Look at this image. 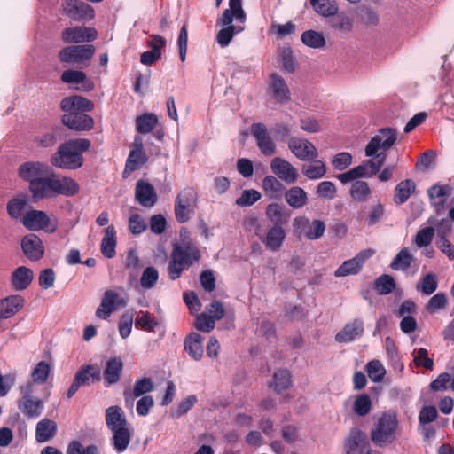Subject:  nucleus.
<instances>
[{
    "label": "nucleus",
    "mask_w": 454,
    "mask_h": 454,
    "mask_svg": "<svg viewBox=\"0 0 454 454\" xmlns=\"http://www.w3.org/2000/svg\"><path fill=\"white\" fill-rule=\"evenodd\" d=\"M246 18L241 0H229V8L216 20V25L222 27L215 37L221 48L227 47L234 35L244 30Z\"/></svg>",
    "instance_id": "obj_2"
},
{
    "label": "nucleus",
    "mask_w": 454,
    "mask_h": 454,
    "mask_svg": "<svg viewBox=\"0 0 454 454\" xmlns=\"http://www.w3.org/2000/svg\"><path fill=\"white\" fill-rule=\"evenodd\" d=\"M250 132L256 141L260 152L265 156H271L276 153V145L264 123H253Z\"/></svg>",
    "instance_id": "obj_12"
},
{
    "label": "nucleus",
    "mask_w": 454,
    "mask_h": 454,
    "mask_svg": "<svg viewBox=\"0 0 454 454\" xmlns=\"http://www.w3.org/2000/svg\"><path fill=\"white\" fill-rule=\"evenodd\" d=\"M352 155L348 152H341L335 154L332 160V167L338 171H342L352 164Z\"/></svg>",
    "instance_id": "obj_63"
},
{
    "label": "nucleus",
    "mask_w": 454,
    "mask_h": 454,
    "mask_svg": "<svg viewBox=\"0 0 454 454\" xmlns=\"http://www.w3.org/2000/svg\"><path fill=\"white\" fill-rule=\"evenodd\" d=\"M285 200L293 209H301L308 203V193L300 186H292L286 191Z\"/></svg>",
    "instance_id": "obj_34"
},
{
    "label": "nucleus",
    "mask_w": 454,
    "mask_h": 454,
    "mask_svg": "<svg viewBox=\"0 0 454 454\" xmlns=\"http://www.w3.org/2000/svg\"><path fill=\"white\" fill-rule=\"evenodd\" d=\"M372 409V400L367 394H361L355 397L353 411L358 416L367 415Z\"/></svg>",
    "instance_id": "obj_55"
},
{
    "label": "nucleus",
    "mask_w": 454,
    "mask_h": 454,
    "mask_svg": "<svg viewBox=\"0 0 454 454\" xmlns=\"http://www.w3.org/2000/svg\"><path fill=\"white\" fill-rule=\"evenodd\" d=\"M51 367L45 361H41L35 364L31 372V379L34 383L43 384L47 381Z\"/></svg>",
    "instance_id": "obj_54"
},
{
    "label": "nucleus",
    "mask_w": 454,
    "mask_h": 454,
    "mask_svg": "<svg viewBox=\"0 0 454 454\" xmlns=\"http://www.w3.org/2000/svg\"><path fill=\"white\" fill-rule=\"evenodd\" d=\"M292 384L291 372L288 370H278L273 375L270 387L277 392L281 393L290 387Z\"/></svg>",
    "instance_id": "obj_49"
},
{
    "label": "nucleus",
    "mask_w": 454,
    "mask_h": 454,
    "mask_svg": "<svg viewBox=\"0 0 454 454\" xmlns=\"http://www.w3.org/2000/svg\"><path fill=\"white\" fill-rule=\"evenodd\" d=\"M123 363L120 357L110 358L104 371L105 386L109 387L120 380Z\"/></svg>",
    "instance_id": "obj_31"
},
{
    "label": "nucleus",
    "mask_w": 454,
    "mask_h": 454,
    "mask_svg": "<svg viewBox=\"0 0 454 454\" xmlns=\"http://www.w3.org/2000/svg\"><path fill=\"white\" fill-rule=\"evenodd\" d=\"M366 371L370 380L376 383L380 382L386 374V370L379 360L370 361L366 364Z\"/></svg>",
    "instance_id": "obj_58"
},
{
    "label": "nucleus",
    "mask_w": 454,
    "mask_h": 454,
    "mask_svg": "<svg viewBox=\"0 0 454 454\" xmlns=\"http://www.w3.org/2000/svg\"><path fill=\"white\" fill-rule=\"evenodd\" d=\"M49 167L40 161H27L19 167L18 174L20 178L29 182V185L35 181L39 180L42 176L47 174Z\"/></svg>",
    "instance_id": "obj_20"
},
{
    "label": "nucleus",
    "mask_w": 454,
    "mask_h": 454,
    "mask_svg": "<svg viewBox=\"0 0 454 454\" xmlns=\"http://www.w3.org/2000/svg\"><path fill=\"white\" fill-rule=\"evenodd\" d=\"M21 223L31 231H43L46 233H53L59 227V219L54 214L31 209L24 214Z\"/></svg>",
    "instance_id": "obj_6"
},
{
    "label": "nucleus",
    "mask_w": 454,
    "mask_h": 454,
    "mask_svg": "<svg viewBox=\"0 0 454 454\" xmlns=\"http://www.w3.org/2000/svg\"><path fill=\"white\" fill-rule=\"evenodd\" d=\"M113 447L117 453L124 452L131 439V433L128 427L113 430Z\"/></svg>",
    "instance_id": "obj_43"
},
{
    "label": "nucleus",
    "mask_w": 454,
    "mask_h": 454,
    "mask_svg": "<svg viewBox=\"0 0 454 454\" xmlns=\"http://www.w3.org/2000/svg\"><path fill=\"white\" fill-rule=\"evenodd\" d=\"M301 42L308 47L320 49L325 45V39L322 33L315 30H307L301 34Z\"/></svg>",
    "instance_id": "obj_52"
},
{
    "label": "nucleus",
    "mask_w": 454,
    "mask_h": 454,
    "mask_svg": "<svg viewBox=\"0 0 454 454\" xmlns=\"http://www.w3.org/2000/svg\"><path fill=\"white\" fill-rule=\"evenodd\" d=\"M67 454H99V450L96 445L84 447L80 442L74 441L68 445Z\"/></svg>",
    "instance_id": "obj_64"
},
{
    "label": "nucleus",
    "mask_w": 454,
    "mask_h": 454,
    "mask_svg": "<svg viewBox=\"0 0 454 454\" xmlns=\"http://www.w3.org/2000/svg\"><path fill=\"white\" fill-rule=\"evenodd\" d=\"M24 306V299L19 294L10 295L0 300V319H8L18 313Z\"/></svg>",
    "instance_id": "obj_28"
},
{
    "label": "nucleus",
    "mask_w": 454,
    "mask_h": 454,
    "mask_svg": "<svg viewBox=\"0 0 454 454\" xmlns=\"http://www.w3.org/2000/svg\"><path fill=\"white\" fill-rule=\"evenodd\" d=\"M269 90L272 98L279 103L290 101V90L285 80L278 74L270 77Z\"/></svg>",
    "instance_id": "obj_24"
},
{
    "label": "nucleus",
    "mask_w": 454,
    "mask_h": 454,
    "mask_svg": "<svg viewBox=\"0 0 454 454\" xmlns=\"http://www.w3.org/2000/svg\"><path fill=\"white\" fill-rule=\"evenodd\" d=\"M197 193L192 187L184 188L176 196L175 201V215L178 223L188 222L194 215Z\"/></svg>",
    "instance_id": "obj_8"
},
{
    "label": "nucleus",
    "mask_w": 454,
    "mask_h": 454,
    "mask_svg": "<svg viewBox=\"0 0 454 454\" xmlns=\"http://www.w3.org/2000/svg\"><path fill=\"white\" fill-rule=\"evenodd\" d=\"M371 449L370 443L365 433L358 428L350 431L349 435L345 441V450L347 454H362L366 450Z\"/></svg>",
    "instance_id": "obj_19"
},
{
    "label": "nucleus",
    "mask_w": 454,
    "mask_h": 454,
    "mask_svg": "<svg viewBox=\"0 0 454 454\" xmlns=\"http://www.w3.org/2000/svg\"><path fill=\"white\" fill-rule=\"evenodd\" d=\"M370 192L369 185L364 181H356L353 183L350 190L351 197L360 202L366 201Z\"/></svg>",
    "instance_id": "obj_57"
},
{
    "label": "nucleus",
    "mask_w": 454,
    "mask_h": 454,
    "mask_svg": "<svg viewBox=\"0 0 454 454\" xmlns=\"http://www.w3.org/2000/svg\"><path fill=\"white\" fill-rule=\"evenodd\" d=\"M62 122L70 129L82 131L93 128V119L85 113H65L62 116Z\"/></svg>",
    "instance_id": "obj_21"
},
{
    "label": "nucleus",
    "mask_w": 454,
    "mask_h": 454,
    "mask_svg": "<svg viewBox=\"0 0 454 454\" xmlns=\"http://www.w3.org/2000/svg\"><path fill=\"white\" fill-rule=\"evenodd\" d=\"M127 305L126 299L114 290H106L101 299L100 304L96 310V317L99 319H107L118 308H124Z\"/></svg>",
    "instance_id": "obj_11"
},
{
    "label": "nucleus",
    "mask_w": 454,
    "mask_h": 454,
    "mask_svg": "<svg viewBox=\"0 0 454 454\" xmlns=\"http://www.w3.org/2000/svg\"><path fill=\"white\" fill-rule=\"evenodd\" d=\"M200 254L198 247L189 242L174 247L168 266V276L172 280L178 278L182 272L199 262Z\"/></svg>",
    "instance_id": "obj_5"
},
{
    "label": "nucleus",
    "mask_w": 454,
    "mask_h": 454,
    "mask_svg": "<svg viewBox=\"0 0 454 454\" xmlns=\"http://www.w3.org/2000/svg\"><path fill=\"white\" fill-rule=\"evenodd\" d=\"M34 278L33 271L25 266L18 267L12 274V285L17 291L26 289Z\"/></svg>",
    "instance_id": "obj_36"
},
{
    "label": "nucleus",
    "mask_w": 454,
    "mask_h": 454,
    "mask_svg": "<svg viewBox=\"0 0 454 454\" xmlns=\"http://www.w3.org/2000/svg\"><path fill=\"white\" fill-rule=\"evenodd\" d=\"M325 231V224L321 220H309L308 230L305 233V238L310 240L317 239L322 237Z\"/></svg>",
    "instance_id": "obj_62"
},
{
    "label": "nucleus",
    "mask_w": 454,
    "mask_h": 454,
    "mask_svg": "<svg viewBox=\"0 0 454 454\" xmlns=\"http://www.w3.org/2000/svg\"><path fill=\"white\" fill-rule=\"evenodd\" d=\"M413 257L407 247L402 248L394 257L390 267L395 270L404 271L408 270L412 262Z\"/></svg>",
    "instance_id": "obj_50"
},
{
    "label": "nucleus",
    "mask_w": 454,
    "mask_h": 454,
    "mask_svg": "<svg viewBox=\"0 0 454 454\" xmlns=\"http://www.w3.org/2000/svg\"><path fill=\"white\" fill-rule=\"evenodd\" d=\"M90 379L93 382L99 381L101 379V371L98 365L89 364L82 366L75 374L74 380L80 386L89 385Z\"/></svg>",
    "instance_id": "obj_41"
},
{
    "label": "nucleus",
    "mask_w": 454,
    "mask_h": 454,
    "mask_svg": "<svg viewBox=\"0 0 454 454\" xmlns=\"http://www.w3.org/2000/svg\"><path fill=\"white\" fill-rule=\"evenodd\" d=\"M288 147L292 153L301 160H313L318 156L315 145L305 138L295 137L289 138Z\"/></svg>",
    "instance_id": "obj_15"
},
{
    "label": "nucleus",
    "mask_w": 454,
    "mask_h": 454,
    "mask_svg": "<svg viewBox=\"0 0 454 454\" xmlns=\"http://www.w3.org/2000/svg\"><path fill=\"white\" fill-rule=\"evenodd\" d=\"M265 214L268 219L274 223V225L280 226L286 223L290 216L285 206L278 203L269 204Z\"/></svg>",
    "instance_id": "obj_42"
},
{
    "label": "nucleus",
    "mask_w": 454,
    "mask_h": 454,
    "mask_svg": "<svg viewBox=\"0 0 454 454\" xmlns=\"http://www.w3.org/2000/svg\"><path fill=\"white\" fill-rule=\"evenodd\" d=\"M439 238L436 240L437 247L447 255L450 260H454V246L447 239L446 234L450 231V223L442 220L438 223Z\"/></svg>",
    "instance_id": "obj_33"
},
{
    "label": "nucleus",
    "mask_w": 454,
    "mask_h": 454,
    "mask_svg": "<svg viewBox=\"0 0 454 454\" xmlns=\"http://www.w3.org/2000/svg\"><path fill=\"white\" fill-rule=\"evenodd\" d=\"M94 52L95 48L91 44L67 46L59 51V59L63 63L83 67L89 66Z\"/></svg>",
    "instance_id": "obj_9"
},
{
    "label": "nucleus",
    "mask_w": 454,
    "mask_h": 454,
    "mask_svg": "<svg viewBox=\"0 0 454 454\" xmlns=\"http://www.w3.org/2000/svg\"><path fill=\"white\" fill-rule=\"evenodd\" d=\"M184 349L194 360H200L204 353L202 336L197 333H192L185 340Z\"/></svg>",
    "instance_id": "obj_37"
},
{
    "label": "nucleus",
    "mask_w": 454,
    "mask_h": 454,
    "mask_svg": "<svg viewBox=\"0 0 454 454\" xmlns=\"http://www.w3.org/2000/svg\"><path fill=\"white\" fill-rule=\"evenodd\" d=\"M302 174L310 180L322 178L326 174V167L323 160H314L301 168Z\"/></svg>",
    "instance_id": "obj_47"
},
{
    "label": "nucleus",
    "mask_w": 454,
    "mask_h": 454,
    "mask_svg": "<svg viewBox=\"0 0 454 454\" xmlns=\"http://www.w3.org/2000/svg\"><path fill=\"white\" fill-rule=\"evenodd\" d=\"M285 238L286 232L280 225H273L270 228L263 239L259 236L265 247L273 252L278 251L282 247Z\"/></svg>",
    "instance_id": "obj_29"
},
{
    "label": "nucleus",
    "mask_w": 454,
    "mask_h": 454,
    "mask_svg": "<svg viewBox=\"0 0 454 454\" xmlns=\"http://www.w3.org/2000/svg\"><path fill=\"white\" fill-rule=\"evenodd\" d=\"M451 189L449 185H433L427 190L431 205L439 212L444 207L447 198L450 195Z\"/></svg>",
    "instance_id": "obj_30"
},
{
    "label": "nucleus",
    "mask_w": 454,
    "mask_h": 454,
    "mask_svg": "<svg viewBox=\"0 0 454 454\" xmlns=\"http://www.w3.org/2000/svg\"><path fill=\"white\" fill-rule=\"evenodd\" d=\"M399 430L397 412L393 410L384 411L373 417L370 438L375 446H387L397 439Z\"/></svg>",
    "instance_id": "obj_4"
},
{
    "label": "nucleus",
    "mask_w": 454,
    "mask_h": 454,
    "mask_svg": "<svg viewBox=\"0 0 454 454\" xmlns=\"http://www.w3.org/2000/svg\"><path fill=\"white\" fill-rule=\"evenodd\" d=\"M146 161L147 157L144 150L143 139L139 136H136L126 160L123 175L128 176L133 171L141 168Z\"/></svg>",
    "instance_id": "obj_13"
},
{
    "label": "nucleus",
    "mask_w": 454,
    "mask_h": 454,
    "mask_svg": "<svg viewBox=\"0 0 454 454\" xmlns=\"http://www.w3.org/2000/svg\"><path fill=\"white\" fill-rule=\"evenodd\" d=\"M116 230L114 225H108L104 230V236L100 245V249L103 255L108 259L114 257L116 254Z\"/></svg>",
    "instance_id": "obj_32"
},
{
    "label": "nucleus",
    "mask_w": 454,
    "mask_h": 454,
    "mask_svg": "<svg viewBox=\"0 0 454 454\" xmlns=\"http://www.w3.org/2000/svg\"><path fill=\"white\" fill-rule=\"evenodd\" d=\"M90 146L89 139H70L61 144L57 152L51 156V164L62 169H77L82 166V154L89 150Z\"/></svg>",
    "instance_id": "obj_3"
},
{
    "label": "nucleus",
    "mask_w": 454,
    "mask_h": 454,
    "mask_svg": "<svg viewBox=\"0 0 454 454\" xmlns=\"http://www.w3.org/2000/svg\"><path fill=\"white\" fill-rule=\"evenodd\" d=\"M21 249L25 256L30 261L40 260L44 254V246L42 239L35 233H29L21 240Z\"/></svg>",
    "instance_id": "obj_18"
},
{
    "label": "nucleus",
    "mask_w": 454,
    "mask_h": 454,
    "mask_svg": "<svg viewBox=\"0 0 454 454\" xmlns=\"http://www.w3.org/2000/svg\"><path fill=\"white\" fill-rule=\"evenodd\" d=\"M135 195L139 204L145 207H152L157 201V194L153 187L144 180L137 183Z\"/></svg>",
    "instance_id": "obj_27"
},
{
    "label": "nucleus",
    "mask_w": 454,
    "mask_h": 454,
    "mask_svg": "<svg viewBox=\"0 0 454 454\" xmlns=\"http://www.w3.org/2000/svg\"><path fill=\"white\" fill-rule=\"evenodd\" d=\"M136 129L140 134H147L153 131L159 124L157 115L154 114H144L136 118Z\"/></svg>",
    "instance_id": "obj_45"
},
{
    "label": "nucleus",
    "mask_w": 454,
    "mask_h": 454,
    "mask_svg": "<svg viewBox=\"0 0 454 454\" xmlns=\"http://www.w3.org/2000/svg\"><path fill=\"white\" fill-rule=\"evenodd\" d=\"M29 202V199L25 194H20L13 199L10 200L6 205V210L8 215L12 220H20L21 222V218L26 212Z\"/></svg>",
    "instance_id": "obj_35"
},
{
    "label": "nucleus",
    "mask_w": 454,
    "mask_h": 454,
    "mask_svg": "<svg viewBox=\"0 0 454 454\" xmlns=\"http://www.w3.org/2000/svg\"><path fill=\"white\" fill-rule=\"evenodd\" d=\"M270 168L274 175L286 184H294L299 177L298 170L290 162L279 157L271 160Z\"/></svg>",
    "instance_id": "obj_17"
},
{
    "label": "nucleus",
    "mask_w": 454,
    "mask_h": 454,
    "mask_svg": "<svg viewBox=\"0 0 454 454\" xmlns=\"http://www.w3.org/2000/svg\"><path fill=\"white\" fill-rule=\"evenodd\" d=\"M96 29L86 27H71L65 28L61 39L67 43H79L92 42L97 38Z\"/></svg>",
    "instance_id": "obj_16"
},
{
    "label": "nucleus",
    "mask_w": 454,
    "mask_h": 454,
    "mask_svg": "<svg viewBox=\"0 0 454 454\" xmlns=\"http://www.w3.org/2000/svg\"><path fill=\"white\" fill-rule=\"evenodd\" d=\"M153 389V382L150 378L144 377L137 380L132 390L124 391L125 403L128 407H132L134 400L137 397L146 395Z\"/></svg>",
    "instance_id": "obj_25"
},
{
    "label": "nucleus",
    "mask_w": 454,
    "mask_h": 454,
    "mask_svg": "<svg viewBox=\"0 0 454 454\" xmlns=\"http://www.w3.org/2000/svg\"><path fill=\"white\" fill-rule=\"evenodd\" d=\"M134 321V312L132 310L126 311L120 318L118 330L120 336L126 339L130 335L132 325Z\"/></svg>",
    "instance_id": "obj_60"
},
{
    "label": "nucleus",
    "mask_w": 454,
    "mask_h": 454,
    "mask_svg": "<svg viewBox=\"0 0 454 454\" xmlns=\"http://www.w3.org/2000/svg\"><path fill=\"white\" fill-rule=\"evenodd\" d=\"M364 329V322L361 319H355L343 326L335 335V340L340 343L352 342L362 336Z\"/></svg>",
    "instance_id": "obj_23"
},
{
    "label": "nucleus",
    "mask_w": 454,
    "mask_h": 454,
    "mask_svg": "<svg viewBox=\"0 0 454 454\" xmlns=\"http://www.w3.org/2000/svg\"><path fill=\"white\" fill-rule=\"evenodd\" d=\"M374 253L375 251L371 248L359 252L353 258L343 262L335 270L334 276L337 278H342L358 274L365 262L369 260L374 254Z\"/></svg>",
    "instance_id": "obj_10"
},
{
    "label": "nucleus",
    "mask_w": 454,
    "mask_h": 454,
    "mask_svg": "<svg viewBox=\"0 0 454 454\" xmlns=\"http://www.w3.org/2000/svg\"><path fill=\"white\" fill-rule=\"evenodd\" d=\"M374 288L379 294H388L395 288V279L390 275H381L375 280Z\"/></svg>",
    "instance_id": "obj_56"
},
{
    "label": "nucleus",
    "mask_w": 454,
    "mask_h": 454,
    "mask_svg": "<svg viewBox=\"0 0 454 454\" xmlns=\"http://www.w3.org/2000/svg\"><path fill=\"white\" fill-rule=\"evenodd\" d=\"M438 286L436 276L434 273L425 275L421 282L417 285V290L426 295H430L435 292Z\"/></svg>",
    "instance_id": "obj_59"
},
{
    "label": "nucleus",
    "mask_w": 454,
    "mask_h": 454,
    "mask_svg": "<svg viewBox=\"0 0 454 454\" xmlns=\"http://www.w3.org/2000/svg\"><path fill=\"white\" fill-rule=\"evenodd\" d=\"M61 80L67 84L74 85V89L81 91H90L94 88V83L85 73L78 70L64 71Z\"/></svg>",
    "instance_id": "obj_22"
},
{
    "label": "nucleus",
    "mask_w": 454,
    "mask_h": 454,
    "mask_svg": "<svg viewBox=\"0 0 454 454\" xmlns=\"http://www.w3.org/2000/svg\"><path fill=\"white\" fill-rule=\"evenodd\" d=\"M106 423L111 431L127 427V420L119 406H110L106 409Z\"/></svg>",
    "instance_id": "obj_39"
},
{
    "label": "nucleus",
    "mask_w": 454,
    "mask_h": 454,
    "mask_svg": "<svg viewBox=\"0 0 454 454\" xmlns=\"http://www.w3.org/2000/svg\"><path fill=\"white\" fill-rule=\"evenodd\" d=\"M396 141V131L391 128L380 129L373 136L367 145L364 153L367 157H381L386 155L385 152L391 148Z\"/></svg>",
    "instance_id": "obj_7"
},
{
    "label": "nucleus",
    "mask_w": 454,
    "mask_h": 454,
    "mask_svg": "<svg viewBox=\"0 0 454 454\" xmlns=\"http://www.w3.org/2000/svg\"><path fill=\"white\" fill-rule=\"evenodd\" d=\"M136 326L146 332H154L159 325L158 320L149 311H139L135 318Z\"/></svg>",
    "instance_id": "obj_51"
},
{
    "label": "nucleus",
    "mask_w": 454,
    "mask_h": 454,
    "mask_svg": "<svg viewBox=\"0 0 454 454\" xmlns=\"http://www.w3.org/2000/svg\"><path fill=\"white\" fill-rule=\"evenodd\" d=\"M262 188L271 199L281 198L285 190L284 185L273 176H267L263 178Z\"/></svg>",
    "instance_id": "obj_48"
},
{
    "label": "nucleus",
    "mask_w": 454,
    "mask_h": 454,
    "mask_svg": "<svg viewBox=\"0 0 454 454\" xmlns=\"http://www.w3.org/2000/svg\"><path fill=\"white\" fill-rule=\"evenodd\" d=\"M29 191L35 200L54 198L59 195L74 196L79 192L78 184L71 177L54 173L42 176L29 185Z\"/></svg>",
    "instance_id": "obj_1"
},
{
    "label": "nucleus",
    "mask_w": 454,
    "mask_h": 454,
    "mask_svg": "<svg viewBox=\"0 0 454 454\" xmlns=\"http://www.w3.org/2000/svg\"><path fill=\"white\" fill-rule=\"evenodd\" d=\"M57 432V424L49 419L40 420L35 428V439L38 442H45L51 440Z\"/></svg>",
    "instance_id": "obj_38"
},
{
    "label": "nucleus",
    "mask_w": 454,
    "mask_h": 454,
    "mask_svg": "<svg viewBox=\"0 0 454 454\" xmlns=\"http://www.w3.org/2000/svg\"><path fill=\"white\" fill-rule=\"evenodd\" d=\"M18 407L27 418H37L43 411V403L42 400L35 397L20 399Z\"/></svg>",
    "instance_id": "obj_40"
},
{
    "label": "nucleus",
    "mask_w": 454,
    "mask_h": 454,
    "mask_svg": "<svg viewBox=\"0 0 454 454\" xmlns=\"http://www.w3.org/2000/svg\"><path fill=\"white\" fill-rule=\"evenodd\" d=\"M60 106L65 113H85L91 111L94 104L81 96H71L64 98Z\"/></svg>",
    "instance_id": "obj_26"
},
{
    "label": "nucleus",
    "mask_w": 454,
    "mask_h": 454,
    "mask_svg": "<svg viewBox=\"0 0 454 454\" xmlns=\"http://www.w3.org/2000/svg\"><path fill=\"white\" fill-rule=\"evenodd\" d=\"M358 16L362 23L365 26L376 27L380 22V15L372 6H360L358 9Z\"/></svg>",
    "instance_id": "obj_53"
},
{
    "label": "nucleus",
    "mask_w": 454,
    "mask_h": 454,
    "mask_svg": "<svg viewBox=\"0 0 454 454\" xmlns=\"http://www.w3.org/2000/svg\"><path fill=\"white\" fill-rule=\"evenodd\" d=\"M415 183L411 179L401 181L395 189L394 201L398 204H403L414 192Z\"/></svg>",
    "instance_id": "obj_44"
},
{
    "label": "nucleus",
    "mask_w": 454,
    "mask_h": 454,
    "mask_svg": "<svg viewBox=\"0 0 454 454\" xmlns=\"http://www.w3.org/2000/svg\"><path fill=\"white\" fill-rule=\"evenodd\" d=\"M159 278L158 270L154 267H146L141 276L140 285L144 289H151Z\"/></svg>",
    "instance_id": "obj_61"
},
{
    "label": "nucleus",
    "mask_w": 454,
    "mask_h": 454,
    "mask_svg": "<svg viewBox=\"0 0 454 454\" xmlns=\"http://www.w3.org/2000/svg\"><path fill=\"white\" fill-rule=\"evenodd\" d=\"M61 7L63 13L74 20H91L94 17V9L80 0H65Z\"/></svg>",
    "instance_id": "obj_14"
},
{
    "label": "nucleus",
    "mask_w": 454,
    "mask_h": 454,
    "mask_svg": "<svg viewBox=\"0 0 454 454\" xmlns=\"http://www.w3.org/2000/svg\"><path fill=\"white\" fill-rule=\"evenodd\" d=\"M315 12L323 17H333L338 13L339 6L335 0H309Z\"/></svg>",
    "instance_id": "obj_46"
}]
</instances>
